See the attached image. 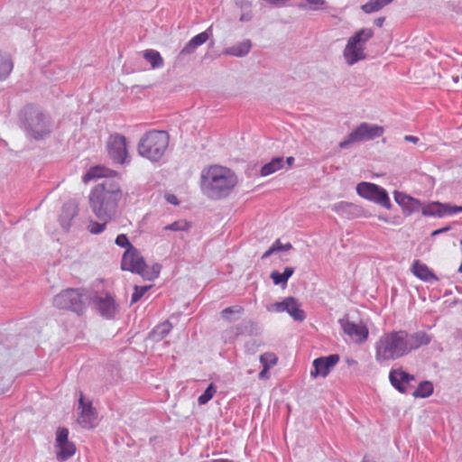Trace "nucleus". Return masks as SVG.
<instances>
[{
	"label": "nucleus",
	"mask_w": 462,
	"mask_h": 462,
	"mask_svg": "<svg viewBox=\"0 0 462 462\" xmlns=\"http://www.w3.org/2000/svg\"><path fill=\"white\" fill-rule=\"evenodd\" d=\"M431 338L430 335L422 330L414 333H409L404 329L386 332L375 343V360L383 363L402 358L411 352L429 345Z\"/></svg>",
	"instance_id": "obj_1"
},
{
	"label": "nucleus",
	"mask_w": 462,
	"mask_h": 462,
	"mask_svg": "<svg viewBox=\"0 0 462 462\" xmlns=\"http://www.w3.org/2000/svg\"><path fill=\"white\" fill-rule=\"evenodd\" d=\"M122 197L119 183L106 180L90 191L89 206L99 220L108 222L115 216Z\"/></svg>",
	"instance_id": "obj_2"
},
{
	"label": "nucleus",
	"mask_w": 462,
	"mask_h": 462,
	"mask_svg": "<svg viewBox=\"0 0 462 462\" xmlns=\"http://www.w3.org/2000/svg\"><path fill=\"white\" fill-rule=\"evenodd\" d=\"M236 174L229 168L213 164L201 172V188L212 199L228 196L237 184Z\"/></svg>",
	"instance_id": "obj_3"
},
{
	"label": "nucleus",
	"mask_w": 462,
	"mask_h": 462,
	"mask_svg": "<svg viewBox=\"0 0 462 462\" xmlns=\"http://www.w3.org/2000/svg\"><path fill=\"white\" fill-rule=\"evenodd\" d=\"M169 143L168 132L150 130L141 137L137 146L138 153L151 162H159L165 155Z\"/></svg>",
	"instance_id": "obj_4"
},
{
	"label": "nucleus",
	"mask_w": 462,
	"mask_h": 462,
	"mask_svg": "<svg viewBox=\"0 0 462 462\" xmlns=\"http://www.w3.org/2000/svg\"><path fill=\"white\" fill-rule=\"evenodd\" d=\"M373 36L374 31L371 28H364L349 38L343 52L348 65H353L365 58V44Z\"/></svg>",
	"instance_id": "obj_5"
},
{
	"label": "nucleus",
	"mask_w": 462,
	"mask_h": 462,
	"mask_svg": "<svg viewBox=\"0 0 462 462\" xmlns=\"http://www.w3.org/2000/svg\"><path fill=\"white\" fill-rule=\"evenodd\" d=\"M89 296L84 290L68 289L53 299V305L61 310H70L78 314L82 313L88 301Z\"/></svg>",
	"instance_id": "obj_6"
},
{
	"label": "nucleus",
	"mask_w": 462,
	"mask_h": 462,
	"mask_svg": "<svg viewBox=\"0 0 462 462\" xmlns=\"http://www.w3.org/2000/svg\"><path fill=\"white\" fill-rule=\"evenodd\" d=\"M121 267L125 271L136 273L150 281L157 278L160 273L159 265H153L152 272L146 270L144 260L134 247L125 250L123 254Z\"/></svg>",
	"instance_id": "obj_7"
},
{
	"label": "nucleus",
	"mask_w": 462,
	"mask_h": 462,
	"mask_svg": "<svg viewBox=\"0 0 462 462\" xmlns=\"http://www.w3.org/2000/svg\"><path fill=\"white\" fill-rule=\"evenodd\" d=\"M23 116L28 130L35 139L42 138L50 133V122L37 107L27 106L23 109Z\"/></svg>",
	"instance_id": "obj_8"
},
{
	"label": "nucleus",
	"mask_w": 462,
	"mask_h": 462,
	"mask_svg": "<svg viewBox=\"0 0 462 462\" xmlns=\"http://www.w3.org/2000/svg\"><path fill=\"white\" fill-rule=\"evenodd\" d=\"M383 134V128L382 126L362 123L347 135L346 140L339 143V147L344 149L354 143L368 141L380 137Z\"/></svg>",
	"instance_id": "obj_9"
},
{
	"label": "nucleus",
	"mask_w": 462,
	"mask_h": 462,
	"mask_svg": "<svg viewBox=\"0 0 462 462\" xmlns=\"http://www.w3.org/2000/svg\"><path fill=\"white\" fill-rule=\"evenodd\" d=\"M359 196L380 204L385 208H390L391 201L386 190L374 183L361 182L356 186Z\"/></svg>",
	"instance_id": "obj_10"
},
{
	"label": "nucleus",
	"mask_w": 462,
	"mask_h": 462,
	"mask_svg": "<svg viewBox=\"0 0 462 462\" xmlns=\"http://www.w3.org/2000/svg\"><path fill=\"white\" fill-rule=\"evenodd\" d=\"M109 157L116 163L124 164L126 162L128 151L126 138L120 134H113L106 143Z\"/></svg>",
	"instance_id": "obj_11"
},
{
	"label": "nucleus",
	"mask_w": 462,
	"mask_h": 462,
	"mask_svg": "<svg viewBox=\"0 0 462 462\" xmlns=\"http://www.w3.org/2000/svg\"><path fill=\"white\" fill-rule=\"evenodd\" d=\"M56 454L60 461H64L75 454V445L69 441V430L66 428H59L56 432Z\"/></svg>",
	"instance_id": "obj_12"
},
{
	"label": "nucleus",
	"mask_w": 462,
	"mask_h": 462,
	"mask_svg": "<svg viewBox=\"0 0 462 462\" xmlns=\"http://www.w3.org/2000/svg\"><path fill=\"white\" fill-rule=\"evenodd\" d=\"M269 311L288 312L295 320L302 321L305 319V312L300 308L297 300L293 297H287L282 301L275 302L267 307Z\"/></svg>",
	"instance_id": "obj_13"
},
{
	"label": "nucleus",
	"mask_w": 462,
	"mask_h": 462,
	"mask_svg": "<svg viewBox=\"0 0 462 462\" xmlns=\"http://www.w3.org/2000/svg\"><path fill=\"white\" fill-rule=\"evenodd\" d=\"M339 322L343 331L355 342L363 343L367 339L368 328L363 322L356 323L348 319H341Z\"/></svg>",
	"instance_id": "obj_14"
},
{
	"label": "nucleus",
	"mask_w": 462,
	"mask_h": 462,
	"mask_svg": "<svg viewBox=\"0 0 462 462\" xmlns=\"http://www.w3.org/2000/svg\"><path fill=\"white\" fill-rule=\"evenodd\" d=\"M339 361L338 355H329L314 359L312 365L313 369L310 371V376L317 378L318 376L326 377Z\"/></svg>",
	"instance_id": "obj_15"
},
{
	"label": "nucleus",
	"mask_w": 462,
	"mask_h": 462,
	"mask_svg": "<svg viewBox=\"0 0 462 462\" xmlns=\"http://www.w3.org/2000/svg\"><path fill=\"white\" fill-rule=\"evenodd\" d=\"M79 409V413L78 416V423L85 428V429H92L96 426L97 423V412L95 409L92 407V403H85L84 397L80 394Z\"/></svg>",
	"instance_id": "obj_16"
},
{
	"label": "nucleus",
	"mask_w": 462,
	"mask_h": 462,
	"mask_svg": "<svg viewBox=\"0 0 462 462\" xmlns=\"http://www.w3.org/2000/svg\"><path fill=\"white\" fill-rule=\"evenodd\" d=\"M460 212H462V206H451L449 204H442L439 202H433L422 208L423 215L437 216L439 217Z\"/></svg>",
	"instance_id": "obj_17"
},
{
	"label": "nucleus",
	"mask_w": 462,
	"mask_h": 462,
	"mask_svg": "<svg viewBox=\"0 0 462 462\" xmlns=\"http://www.w3.org/2000/svg\"><path fill=\"white\" fill-rule=\"evenodd\" d=\"M389 379L392 385L401 393H407L414 376L402 369H394L390 372Z\"/></svg>",
	"instance_id": "obj_18"
},
{
	"label": "nucleus",
	"mask_w": 462,
	"mask_h": 462,
	"mask_svg": "<svg viewBox=\"0 0 462 462\" xmlns=\"http://www.w3.org/2000/svg\"><path fill=\"white\" fill-rule=\"evenodd\" d=\"M94 302L99 313L106 319H113L117 312V305L109 294L96 297Z\"/></svg>",
	"instance_id": "obj_19"
},
{
	"label": "nucleus",
	"mask_w": 462,
	"mask_h": 462,
	"mask_svg": "<svg viewBox=\"0 0 462 462\" xmlns=\"http://www.w3.org/2000/svg\"><path fill=\"white\" fill-rule=\"evenodd\" d=\"M412 273L424 282L437 281L438 278L434 273L420 260H415L411 266Z\"/></svg>",
	"instance_id": "obj_20"
},
{
	"label": "nucleus",
	"mask_w": 462,
	"mask_h": 462,
	"mask_svg": "<svg viewBox=\"0 0 462 462\" xmlns=\"http://www.w3.org/2000/svg\"><path fill=\"white\" fill-rule=\"evenodd\" d=\"M116 171L110 169H107L103 166H95L90 168L87 173L82 177V180L84 183H88L90 180L98 178H107L116 175Z\"/></svg>",
	"instance_id": "obj_21"
},
{
	"label": "nucleus",
	"mask_w": 462,
	"mask_h": 462,
	"mask_svg": "<svg viewBox=\"0 0 462 462\" xmlns=\"http://www.w3.org/2000/svg\"><path fill=\"white\" fill-rule=\"evenodd\" d=\"M14 68L11 56L0 50V80H5L10 75Z\"/></svg>",
	"instance_id": "obj_22"
},
{
	"label": "nucleus",
	"mask_w": 462,
	"mask_h": 462,
	"mask_svg": "<svg viewBox=\"0 0 462 462\" xmlns=\"http://www.w3.org/2000/svg\"><path fill=\"white\" fill-rule=\"evenodd\" d=\"M251 47V42L249 40H246L226 49L223 52L227 55L242 57L249 52Z\"/></svg>",
	"instance_id": "obj_23"
},
{
	"label": "nucleus",
	"mask_w": 462,
	"mask_h": 462,
	"mask_svg": "<svg viewBox=\"0 0 462 462\" xmlns=\"http://www.w3.org/2000/svg\"><path fill=\"white\" fill-rule=\"evenodd\" d=\"M284 165V161H283V158L282 157H276V158H273L271 162H269L268 163H265L262 168H261V176H268V175H271L276 171H278L279 170H281Z\"/></svg>",
	"instance_id": "obj_24"
},
{
	"label": "nucleus",
	"mask_w": 462,
	"mask_h": 462,
	"mask_svg": "<svg viewBox=\"0 0 462 462\" xmlns=\"http://www.w3.org/2000/svg\"><path fill=\"white\" fill-rule=\"evenodd\" d=\"M293 273L294 268L286 267L283 273H279L277 271L272 272L270 277L275 285L282 284V286H285L287 284L289 278L291 277Z\"/></svg>",
	"instance_id": "obj_25"
},
{
	"label": "nucleus",
	"mask_w": 462,
	"mask_h": 462,
	"mask_svg": "<svg viewBox=\"0 0 462 462\" xmlns=\"http://www.w3.org/2000/svg\"><path fill=\"white\" fill-rule=\"evenodd\" d=\"M143 58L151 64L152 69L163 66V59L160 52L155 50H146L143 53Z\"/></svg>",
	"instance_id": "obj_26"
},
{
	"label": "nucleus",
	"mask_w": 462,
	"mask_h": 462,
	"mask_svg": "<svg viewBox=\"0 0 462 462\" xmlns=\"http://www.w3.org/2000/svg\"><path fill=\"white\" fill-rule=\"evenodd\" d=\"M433 384L429 381L421 382L412 395L416 398H426L432 394Z\"/></svg>",
	"instance_id": "obj_27"
},
{
	"label": "nucleus",
	"mask_w": 462,
	"mask_h": 462,
	"mask_svg": "<svg viewBox=\"0 0 462 462\" xmlns=\"http://www.w3.org/2000/svg\"><path fill=\"white\" fill-rule=\"evenodd\" d=\"M395 200L402 208H407L408 204H412V209H420L421 207L420 200L403 194H395Z\"/></svg>",
	"instance_id": "obj_28"
},
{
	"label": "nucleus",
	"mask_w": 462,
	"mask_h": 462,
	"mask_svg": "<svg viewBox=\"0 0 462 462\" xmlns=\"http://www.w3.org/2000/svg\"><path fill=\"white\" fill-rule=\"evenodd\" d=\"M171 329V324L170 322L166 321V322H163V323L160 324L159 326H157L153 329L152 334L155 338H162L166 335L169 334Z\"/></svg>",
	"instance_id": "obj_29"
},
{
	"label": "nucleus",
	"mask_w": 462,
	"mask_h": 462,
	"mask_svg": "<svg viewBox=\"0 0 462 462\" xmlns=\"http://www.w3.org/2000/svg\"><path fill=\"white\" fill-rule=\"evenodd\" d=\"M216 392H217L216 386L213 383H210L208 385V387L206 389V391L204 392V393L201 394L198 398L199 404V405L206 404L208 402H209L213 398V396L215 395Z\"/></svg>",
	"instance_id": "obj_30"
},
{
	"label": "nucleus",
	"mask_w": 462,
	"mask_h": 462,
	"mask_svg": "<svg viewBox=\"0 0 462 462\" xmlns=\"http://www.w3.org/2000/svg\"><path fill=\"white\" fill-rule=\"evenodd\" d=\"M278 358L273 353H264L260 356V362L263 366L266 365L268 368L274 366L277 364Z\"/></svg>",
	"instance_id": "obj_31"
},
{
	"label": "nucleus",
	"mask_w": 462,
	"mask_h": 462,
	"mask_svg": "<svg viewBox=\"0 0 462 462\" xmlns=\"http://www.w3.org/2000/svg\"><path fill=\"white\" fill-rule=\"evenodd\" d=\"M189 228V224L185 220H178L164 226L165 230L186 231Z\"/></svg>",
	"instance_id": "obj_32"
},
{
	"label": "nucleus",
	"mask_w": 462,
	"mask_h": 462,
	"mask_svg": "<svg viewBox=\"0 0 462 462\" xmlns=\"http://www.w3.org/2000/svg\"><path fill=\"white\" fill-rule=\"evenodd\" d=\"M244 312V308L240 305H235V306H232V307H228V308H226L224 309L222 311H221V317L224 319H226V320H229L230 319V315L231 314H242Z\"/></svg>",
	"instance_id": "obj_33"
},
{
	"label": "nucleus",
	"mask_w": 462,
	"mask_h": 462,
	"mask_svg": "<svg viewBox=\"0 0 462 462\" xmlns=\"http://www.w3.org/2000/svg\"><path fill=\"white\" fill-rule=\"evenodd\" d=\"M385 5L383 4L380 0H371L370 2L366 3L363 5V10L365 13H373L380 10L383 8Z\"/></svg>",
	"instance_id": "obj_34"
},
{
	"label": "nucleus",
	"mask_w": 462,
	"mask_h": 462,
	"mask_svg": "<svg viewBox=\"0 0 462 462\" xmlns=\"http://www.w3.org/2000/svg\"><path fill=\"white\" fill-rule=\"evenodd\" d=\"M107 222L103 221L102 223H98L97 221H90L88 226V230L91 234H99L102 233Z\"/></svg>",
	"instance_id": "obj_35"
},
{
	"label": "nucleus",
	"mask_w": 462,
	"mask_h": 462,
	"mask_svg": "<svg viewBox=\"0 0 462 462\" xmlns=\"http://www.w3.org/2000/svg\"><path fill=\"white\" fill-rule=\"evenodd\" d=\"M150 286H135L134 291L132 294L131 302L135 303L137 302L149 290Z\"/></svg>",
	"instance_id": "obj_36"
},
{
	"label": "nucleus",
	"mask_w": 462,
	"mask_h": 462,
	"mask_svg": "<svg viewBox=\"0 0 462 462\" xmlns=\"http://www.w3.org/2000/svg\"><path fill=\"white\" fill-rule=\"evenodd\" d=\"M209 38L207 31L202 32L191 38L192 42L199 47L204 44Z\"/></svg>",
	"instance_id": "obj_37"
},
{
	"label": "nucleus",
	"mask_w": 462,
	"mask_h": 462,
	"mask_svg": "<svg viewBox=\"0 0 462 462\" xmlns=\"http://www.w3.org/2000/svg\"><path fill=\"white\" fill-rule=\"evenodd\" d=\"M116 244L121 247H126V249L134 247L125 234H120L116 236Z\"/></svg>",
	"instance_id": "obj_38"
},
{
	"label": "nucleus",
	"mask_w": 462,
	"mask_h": 462,
	"mask_svg": "<svg viewBox=\"0 0 462 462\" xmlns=\"http://www.w3.org/2000/svg\"><path fill=\"white\" fill-rule=\"evenodd\" d=\"M197 48L198 46L190 39L189 42L180 51V55H187L193 53Z\"/></svg>",
	"instance_id": "obj_39"
},
{
	"label": "nucleus",
	"mask_w": 462,
	"mask_h": 462,
	"mask_svg": "<svg viewBox=\"0 0 462 462\" xmlns=\"http://www.w3.org/2000/svg\"><path fill=\"white\" fill-rule=\"evenodd\" d=\"M197 48L198 46L190 39L189 42L180 51V55H187L193 53Z\"/></svg>",
	"instance_id": "obj_40"
},
{
	"label": "nucleus",
	"mask_w": 462,
	"mask_h": 462,
	"mask_svg": "<svg viewBox=\"0 0 462 462\" xmlns=\"http://www.w3.org/2000/svg\"><path fill=\"white\" fill-rule=\"evenodd\" d=\"M197 48L198 46L190 39L189 42L180 51V55H187L193 53Z\"/></svg>",
	"instance_id": "obj_41"
},
{
	"label": "nucleus",
	"mask_w": 462,
	"mask_h": 462,
	"mask_svg": "<svg viewBox=\"0 0 462 462\" xmlns=\"http://www.w3.org/2000/svg\"><path fill=\"white\" fill-rule=\"evenodd\" d=\"M273 246L275 248V251H287L292 247L290 243L282 245L280 240H276L273 244Z\"/></svg>",
	"instance_id": "obj_42"
},
{
	"label": "nucleus",
	"mask_w": 462,
	"mask_h": 462,
	"mask_svg": "<svg viewBox=\"0 0 462 462\" xmlns=\"http://www.w3.org/2000/svg\"><path fill=\"white\" fill-rule=\"evenodd\" d=\"M307 2L315 10L322 9L325 5L324 0H307Z\"/></svg>",
	"instance_id": "obj_43"
},
{
	"label": "nucleus",
	"mask_w": 462,
	"mask_h": 462,
	"mask_svg": "<svg viewBox=\"0 0 462 462\" xmlns=\"http://www.w3.org/2000/svg\"><path fill=\"white\" fill-rule=\"evenodd\" d=\"M269 369L266 365L263 366V370L259 373L260 379L269 378Z\"/></svg>",
	"instance_id": "obj_44"
},
{
	"label": "nucleus",
	"mask_w": 462,
	"mask_h": 462,
	"mask_svg": "<svg viewBox=\"0 0 462 462\" xmlns=\"http://www.w3.org/2000/svg\"><path fill=\"white\" fill-rule=\"evenodd\" d=\"M166 199L168 202L173 204V205H178L179 204V201L176 198V196L172 195V194H170L166 197Z\"/></svg>",
	"instance_id": "obj_45"
},
{
	"label": "nucleus",
	"mask_w": 462,
	"mask_h": 462,
	"mask_svg": "<svg viewBox=\"0 0 462 462\" xmlns=\"http://www.w3.org/2000/svg\"><path fill=\"white\" fill-rule=\"evenodd\" d=\"M276 252L273 245L263 254V258L270 256L273 253Z\"/></svg>",
	"instance_id": "obj_46"
},
{
	"label": "nucleus",
	"mask_w": 462,
	"mask_h": 462,
	"mask_svg": "<svg viewBox=\"0 0 462 462\" xmlns=\"http://www.w3.org/2000/svg\"><path fill=\"white\" fill-rule=\"evenodd\" d=\"M384 20H385L384 17H379V18L375 19L374 23L376 26L381 27V26H383Z\"/></svg>",
	"instance_id": "obj_47"
},
{
	"label": "nucleus",
	"mask_w": 462,
	"mask_h": 462,
	"mask_svg": "<svg viewBox=\"0 0 462 462\" xmlns=\"http://www.w3.org/2000/svg\"><path fill=\"white\" fill-rule=\"evenodd\" d=\"M404 139L414 143H416L419 141V138L413 135H406Z\"/></svg>",
	"instance_id": "obj_48"
},
{
	"label": "nucleus",
	"mask_w": 462,
	"mask_h": 462,
	"mask_svg": "<svg viewBox=\"0 0 462 462\" xmlns=\"http://www.w3.org/2000/svg\"><path fill=\"white\" fill-rule=\"evenodd\" d=\"M404 211H407L408 214H411V212L418 211L419 209H412V204H408L407 208H403Z\"/></svg>",
	"instance_id": "obj_49"
},
{
	"label": "nucleus",
	"mask_w": 462,
	"mask_h": 462,
	"mask_svg": "<svg viewBox=\"0 0 462 462\" xmlns=\"http://www.w3.org/2000/svg\"><path fill=\"white\" fill-rule=\"evenodd\" d=\"M286 162H287L289 168L291 167V165L294 162V158L292 156L287 157Z\"/></svg>",
	"instance_id": "obj_50"
},
{
	"label": "nucleus",
	"mask_w": 462,
	"mask_h": 462,
	"mask_svg": "<svg viewBox=\"0 0 462 462\" xmlns=\"http://www.w3.org/2000/svg\"><path fill=\"white\" fill-rule=\"evenodd\" d=\"M440 233H442V230L437 229V230L433 231L431 235L434 236L439 235Z\"/></svg>",
	"instance_id": "obj_51"
},
{
	"label": "nucleus",
	"mask_w": 462,
	"mask_h": 462,
	"mask_svg": "<svg viewBox=\"0 0 462 462\" xmlns=\"http://www.w3.org/2000/svg\"><path fill=\"white\" fill-rule=\"evenodd\" d=\"M449 228H450L449 226H445V227L440 228L439 230H442V233H443V232L449 230Z\"/></svg>",
	"instance_id": "obj_52"
}]
</instances>
